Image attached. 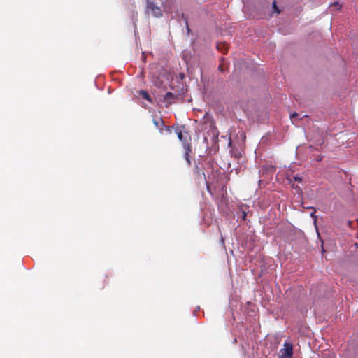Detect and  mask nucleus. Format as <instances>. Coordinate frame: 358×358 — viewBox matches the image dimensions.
Returning a JSON list of instances; mask_svg holds the SVG:
<instances>
[{"label":"nucleus","instance_id":"nucleus-3","mask_svg":"<svg viewBox=\"0 0 358 358\" xmlns=\"http://www.w3.org/2000/svg\"><path fill=\"white\" fill-rule=\"evenodd\" d=\"M178 99V94H174L170 92H166L163 97L164 101L167 102V103L169 105L175 103V101Z\"/></svg>","mask_w":358,"mask_h":358},{"label":"nucleus","instance_id":"nucleus-9","mask_svg":"<svg viewBox=\"0 0 358 358\" xmlns=\"http://www.w3.org/2000/svg\"><path fill=\"white\" fill-rule=\"evenodd\" d=\"M331 6H336L338 10H341V7H342V6H341V4H339V3H338V2H334V3H333L331 4Z\"/></svg>","mask_w":358,"mask_h":358},{"label":"nucleus","instance_id":"nucleus-6","mask_svg":"<svg viewBox=\"0 0 358 358\" xmlns=\"http://www.w3.org/2000/svg\"><path fill=\"white\" fill-rule=\"evenodd\" d=\"M176 133L177 134V136L178 138L180 140V141H182V138H183V135H182V132L180 129H176Z\"/></svg>","mask_w":358,"mask_h":358},{"label":"nucleus","instance_id":"nucleus-19","mask_svg":"<svg viewBox=\"0 0 358 358\" xmlns=\"http://www.w3.org/2000/svg\"><path fill=\"white\" fill-rule=\"evenodd\" d=\"M317 160H318V161H320V160H322V157H317Z\"/></svg>","mask_w":358,"mask_h":358},{"label":"nucleus","instance_id":"nucleus-11","mask_svg":"<svg viewBox=\"0 0 358 358\" xmlns=\"http://www.w3.org/2000/svg\"><path fill=\"white\" fill-rule=\"evenodd\" d=\"M297 116H298V113H294L290 115V118L292 120L294 117H296Z\"/></svg>","mask_w":358,"mask_h":358},{"label":"nucleus","instance_id":"nucleus-8","mask_svg":"<svg viewBox=\"0 0 358 358\" xmlns=\"http://www.w3.org/2000/svg\"><path fill=\"white\" fill-rule=\"evenodd\" d=\"M316 210L314 209V210L310 213V217H313L315 220V222H316L317 220V216L315 215Z\"/></svg>","mask_w":358,"mask_h":358},{"label":"nucleus","instance_id":"nucleus-17","mask_svg":"<svg viewBox=\"0 0 358 358\" xmlns=\"http://www.w3.org/2000/svg\"><path fill=\"white\" fill-rule=\"evenodd\" d=\"M322 252H325V250L324 249V248H323V247H322Z\"/></svg>","mask_w":358,"mask_h":358},{"label":"nucleus","instance_id":"nucleus-13","mask_svg":"<svg viewBox=\"0 0 358 358\" xmlns=\"http://www.w3.org/2000/svg\"><path fill=\"white\" fill-rule=\"evenodd\" d=\"M242 213H243L242 218L243 220H245V217H246V215H247L245 211H243Z\"/></svg>","mask_w":358,"mask_h":358},{"label":"nucleus","instance_id":"nucleus-16","mask_svg":"<svg viewBox=\"0 0 358 358\" xmlns=\"http://www.w3.org/2000/svg\"><path fill=\"white\" fill-rule=\"evenodd\" d=\"M154 123H155V124L156 126H157V125H158V122H157L156 120H155V121H154Z\"/></svg>","mask_w":358,"mask_h":358},{"label":"nucleus","instance_id":"nucleus-12","mask_svg":"<svg viewBox=\"0 0 358 358\" xmlns=\"http://www.w3.org/2000/svg\"><path fill=\"white\" fill-rule=\"evenodd\" d=\"M179 78H180L181 80L184 79V78H185V74H184L183 73H180L179 74Z\"/></svg>","mask_w":358,"mask_h":358},{"label":"nucleus","instance_id":"nucleus-5","mask_svg":"<svg viewBox=\"0 0 358 358\" xmlns=\"http://www.w3.org/2000/svg\"><path fill=\"white\" fill-rule=\"evenodd\" d=\"M139 94L142 96L143 99L149 101L150 102H152L150 94L148 93V92L145 90H140Z\"/></svg>","mask_w":358,"mask_h":358},{"label":"nucleus","instance_id":"nucleus-4","mask_svg":"<svg viewBox=\"0 0 358 358\" xmlns=\"http://www.w3.org/2000/svg\"><path fill=\"white\" fill-rule=\"evenodd\" d=\"M183 147H184V149L185 151V160L187 162L188 164L189 165L191 164L190 156H189V153L192 151L191 145L188 143H184Z\"/></svg>","mask_w":358,"mask_h":358},{"label":"nucleus","instance_id":"nucleus-18","mask_svg":"<svg viewBox=\"0 0 358 358\" xmlns=\"http://www.w3.org/2000/svg\"><path fill=\"white\" fill-rule=\"evenodd\" d=\"M317 160H318V161H320V160H322V157H317Z\"/></svg>","mask_w":358,"mask_h":358},{"label":"nucleus","instance_id":"nucleus-7","mask_svg":"<svg viewBox=\"0 0 358 358\" xmlns=\"http://www.w3.org/2000/svg\"><path fill=\"white\" fill-rule=\"evenodd\" d=\"M272 6H273V8L278 13H280V10L278 9V7H277V5H276V1H274L272 3Z\"/></svg>","mask_w":358,"mask_h":358},{"label":"nucleus","instance_id":"nucleus-2","mask_svg":"<svg viewBox=\"0 0 358 358\" xmlns=\"http://www.w3.org/2000/svg\"><path fill=\"white\" fill-rule=\"evenodd\" d=\"M284 348L280 350L281 358H291L293 354V346L291 343H285Z\"/></svg>","mask_w":358,"mask_h":358},{"label":"nucleus","instance_id":"nucleus-15","mask_svg":"<svg viewBox=\"0 0 358 358\" xmlns=\"http://www.w3.org/2000/svg\"><path fill=\"white\" fill-rule=\"evenodd\" d=\"M218 69H219V70H220V71H223L221 65H220V66H219Z\"/></svg>","mask_w":358,"mask_h":358},{"label":"nucleus","instance_id":"nucleus-1","mask_svg":"<svg viewBox=\"0 0 358 358\" xmlns=\"http://www.w3.org/2000/svg\"><path fill=\"white\" fill-rule=\"evenodd\" d=\"M146 11L148 13L152 14L155 17H160L162 16V11L160 7L156 6L155 3L150 0H147Z\"/></svg>","mask_w":358,"mask_h":358},{"label":"nucleus","instance_id":"nucleus-10","mask_svg":"<svg viewBox=\"0 0 358 358\" xmlns=\"http://www.w3.org/2000/svg\"><path fill=\"white\" fill-rule=\"evenodd\" d=\"M222 46H227V45H226V44H224V43H220V44H217V48L218 50H222Z\"/></svg>","mask_w":358,"mask_h":358},{"label":"nucleus","instance_id":"nucleus-14","mask_svg":"<svg viewBox=\"0 0 358 358\" xmlns=\"http://www.w3.org/2000/svg\"><path fill=\"white\" fill-rule=\"evenodd\" d=\"M294 180L298 182H301L302 180L301 178L299 177H294Z\"/></svg>","mask_w":358,"mask_h":358}]
</instances>
